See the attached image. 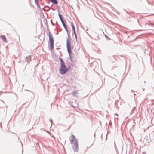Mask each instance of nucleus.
I'll return each instance as SVG.
<instances>
[{"instance_id":"1","label":"nucleus","mask_w":154,"mask_h":154,"mask_svg":"<svg viewBox=\"0 0 154 154\" xmlns=\"http://www.w3.org/2000/svg\"><path fill=\"white\" fill-rule=\"evenodd\" d=\"M66 47L69 53V55L71 56V46L70 44V39L68 38L66 39Z\"/></svg>"},{"instance_id":"2","label":"nucleus","mask_w":154,"mask_h":154,"mask_svg":"<svg viewBox=\"0 0 154 154\" xmlns=\"http://www.w3.org/2000/svg\"><path fill=\"white\" fill-rule=\"evenodd\" d=\"M49 40L50 42V47L51 50L53 49L54 48V40L52 35L50 32L48 33Z\"/></svg>"},{"instance_id":"3","label":"nucleus","mask_w":154,"mask_h":154,"mask_svg":"<svg viewBox=\"0 0 154 154\" xmlns=\"http://www.w3.org/2000/svg\"><path fill=\"white\" fill-rule=\"evenodd\" d=\"M70 141L71 144L78 142V140L76 138L75 136L73 135H72L70 137Z\"/></svg>"},{"instance_id":"4","label":"nucleus","mask_w":154,"mask_h":154,"mask_svg":"<svg viewBox=\"0 0 154 154\" xmlns=\"http://www.w3.org/2000/svg\"><path fill=\"white\" fill-rule=\"evenodd\" d=\"M72 144V148L74 151L75 152H78L79 149L78 142Z\"/></svg>"},{"instance_id":"5","label":"nucleus","mask_w":154,"mask_h":154,"mask_svg":"<svg viewBox=\"0 0 154 154\" xmlns=\"http://www.w3.org/2000/svg\"><path fill=\"white\" fill-rule=\"evenodd\" d=\"M60 72L62 74H65L68 71L66 67L61 68L60 69Z\"/></svg>"},{"instance_id":"6","label":"nucleus","mask_w":154,"mask_h":154,"mask_svg":"<svg viewBox=\"0 0 154 154\" xmlns=\"http://www.w3.org/2000/svg\"><path fill=\"white\" fill-rule=\"evenodd\" d=\"M60 66L61 68H65L66 67L64 62L63 61V60L61 58H60Z\"/></svg>"},{"instance_id":"7","label":"nucleus","mask_w":154,"mask_h":154,"mask_svg":"<svg viewBox=\"0 0 154 154\" xmlns=\"http://www.w3.org/2000/svg\"><path fill=\"white\" fill-rule=\"evenodd\" d=\"M0 37L5 42H7L6 40V39L5 36L4 35H1L0 36Z\"/></svg>"},{"instance_id":"8","label":"nucleus","mask_w":154,"mask_h":154,"mask_svg":"<svg viewBox=\"0 0 154 154\" xmlns=\"http://www.w3.org/2000/svg\"><path fill=\"white\" fill-rule=\"evenodd\" d=\"M26 59L28 63L31 60V57L29 56L26 57Z\"/></svg>"},{"instance_id":"9","label":"nucleus","mask_w":154,"mask_h":154,"mask_svg":"<svg viewBox=\"0 0 154 154\" xmlns=\"http://www.w3.org/2000/svg\"><path fill=\"white\" fill-rule=\"evenodd\" d=\"M50 1L54 4H57L58 3L56 0H50Z\"/></svg>"},{"instance_id":"10","label":"nucleus","mask_w":154,"mask_h":154,"mask_svg":"<svg viewBox=\"0 0 154 154\" xmlns=\"http://www.w3.org/2000/svg\"><path fill=\"white\" fill-rule=\"evenodd\" d=\"M92 144H91L90 146H89V147L90 146H92ZM88 146H87L85 148V149H84V152H86L88 151Z\"/></svg>"},{"instance_id":"11","label":"nucleus","mask_w":154,"mask_h":154,"mask_svg":"<svg viewBox=\"0 0 154 154\" xmlns=\"http://www.w3.org/2000/svg\"><path fill=\"white\" fill-rule=\"evenodd\" d=\"M71 25L72 26V29L74 31V32H76L75 26L73 24V23L72 22L71 23Z\"/></svg>"},{"instance_id":"12","label":"nucleus","mask_w":154,"mask_h":154,"mask_svg":"<svg viewBox=\"0 0 154 154\" xmlns=\"http://www.w3.org/2000/svg\"><path fill=\"white\" fill-rule=\"evenodd\" d=\"M74 33L75 35V37L76 38V40H77V36L76 33V32H74Z\"/></svg>"},{"instance_id":"13","label":"nucleus","mask_w":154,"mask_h":154,"mask_svg":"<svg viewBox=\"0 0 154 154\" xmlns=\"http://www.w3.org/2000/svg\"><path fill=\"white\" fill-rule=\"evenodd\" d=\"M59 18H60V20H62L63 19L62 18L61 15L60 14H59Z\"/></svg>"},{"instance_id":"14","label":"nucleus","mask_w":154,"mask_h":154,"mask_svg":"<svg viewBox=\"0 0 154 154\" xmlns=\"http://www.w3.org/2000/svg\"><path fill=\"white\" fill-rule=\"evenodd\" d=\"M63 26H64V27L66 29V26L65 23L63 24Z\"/></svg>"},{"instance_id":"15","label":"nucleus","mask_w":154,"mask_h":154,"mask_svg":"<svg viewBox=\"0 0 154 154\" xmlns=\"http://www.w3.org/2000/svg\"><path fill=\"white\" fill-rule=\"evenodd\" d=\"M61 22H62V24H63L65 23H64V21H63V20H61Z\"/></svg>"},{"instance_id":"16","label":"nucleus","mask_w":154,"mask_h":154,"mask_svg":"<svg viewBox=\"0 0 154 154\" xmlns=\"http://www.w3.org/2000/svg\"><path fill=\"white\" fill-rule=\"evenodd\" d=\"M154 24H153L152 23H150V24H149V25H153Z\"/></svg>"},{"instance_id":"17","label":"nucleus","mask_w":154,"mask_h":154,"mask_svg":"<svg viewBox=\"0 0 154 154\" xmlns=\"http://www.w3.org/2000/svg\"><path fill=\"white\" fill-rule=\"evenodd\" d=\"M142 154H146V153L145 152H142Z\"/></svg>"},{"instance_id":"18","label":"nucleus","mask_w":154,"mask_h":154,"mask_svg":"<svg viewBox=\"0 0 154 154\" xmlns=\"http://www.w3.org/2000/svg\"><path fill=\"white\" fill-rule=\"evenodd\" d=\"M153 25H154V24H153Z\"/></svg>"}]
</instances>
